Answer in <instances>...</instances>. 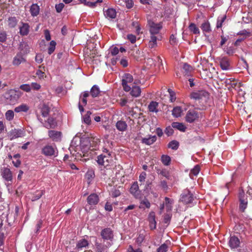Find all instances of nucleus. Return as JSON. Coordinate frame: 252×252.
Masks as SVG:
<instances>
[{"label": "nucleus", "instance_id": "f257e3e1", "mask_svg": "<svg viewBox=\"0 0 252 252\" xmlns=\"http://www.w3.org/2000/svg\"><path fill=\"white\" fill-rule=\"evenodd\" d=\"M21 95V93L19 90H10L5 94V98L10 104H15Z\"/></svg>", "mask_w": 252, "mask_h": 252}, {"label": "nucleus", "instance_id": "f03ea898", "mask_svg": "<svg viewBox=\"0 0 252 252\" xmlns=\"http://www.w3.org/2000/svg\"><path fill=\"white\" fill-rule=\"evenodd\" d=\"M238 199L239 210L241 212L244 213L248 207V196L245 194L243 189L239 191Z\"/></svg>", "mask_w": 252, "mask_h": 252}, {"label": "nucleus", "instance_id": "7ed1b4c3", "mask_svg": "<svg viewBox=\"0 0 252 252\" xmlns=\"http://www.w3.org/2000/svg\"><path fill=\"white\" fill-rule=\"evenodd\" d=\"M194 199L192 193L188 189L183 190L180 195V200L183 203L188 204L191 203Z\"/></svg>", "mask_w": 252, "mask_h": 252}, {"label": "nucleus", "instance_id": "20e7f679", "mask_svg": "<svg viewBox=\"0 0 252 252\" xmlns=\"http://www.w3.org/2000/svg\"><path fill=\"white\" fill-rule=\"evenodd\" d=\"M199 103L201 107V108H200V109H206L208 107L211 106L213 101L210 97V94L207 91H205L203 97L199 101Z\"/></svg>", "mask_w": 252, "mask_h": 252}, {"label": "nucleus", "instance_id": "39448f33", "mask_svg": "<svg viewBox=\"0 0 252 252\" xmlns=\"http://www.w3.org/2000/svg\"><path fill=\"white\" fill-rule=\"evenodd\" d=\"M133 80V76L130 73H125L123 75L122 80V85L126 92L130 91L131 87L127 85V83L132 82Z\"/></svg>", "mask_w": 252, "mask_h": 252}, {"label": "nucleus", "instance_id": "423d86ee", "mask_svg": "<svg viewBox=\"0 0 252 252\" xmlns=\"http://www.w3.org/2000/svg\"><path fill=\"white\" fill-rule=\"evenodd\" d=\"M198 118V113L195 109H190L187 112L185 118L187 122L192 123L197 120Z\"/></svg>", "mask_w": 252, "mask_h": 252}, {"label": "nucleus", "instance_id": "0eeeda50", "mask_svg": "<svg viewBox=\"0 0 252 252\" xmlns=\"http://www.w3.org/2000/svg\"><path fill=\"white\" fill-rule=\"evenodd\" d=\"M0 174L2 178L7 182H12L13 175L10 169L7 167H3L0 169Z\"/></svg>", "mask_w": 252, "mask_h": 252}, {"label": "nucleus", "instance_id": "6e6552de", "mask_svg": "<svg viewBox=\"0 0 252 252\" xmlns=\"http://www.w3.org/2000/svg\"><path fill=\"white\" fill-rule=\"evenodd\" d=\"M229 247L231 250L237 249L240 246V241L238 237L230 235L228 242Z\"/></svg>", "mask_w": 252, "mask_h": 252}, {"label": "nucleus", "instance_id": "1a4fd4ad", "mask_svg": "<svg viewBox=\"0 0 252 252\" xmlns=\"http://www.w3.org/2000/svg\"><path fill=\"white\" fill-rule=\"evenodd\" d=\"M129 191L136 199H140L142 197L141 191L139 189L137 182H134L132 184L129 189Z\"/></svg>", "mask_w": 252, "mask_h": 252}, {"label": "nucleus", "instance_id": "9d476101", "mask_svg": "<svg viewBox=\"0 0 252 252\" xmlns=\"http://www.w3.org/2000/svg\"><path fill=\"white\" fill-rule=\"evenodd\" d=\"M162 28V23H155L154 22H153L150 26L149 32L150 33V35L158 34V35L159 32Z\"/></svg>", "mask_w": 252, "mask_h": 252}, {"label": "nucleus", "instance_id": "9b49d317", "mask_svg": "<svg viewBox=\"0 0 252 252\" xmlns=\"http://www.w3.org/2000/svg\"><path fill=\"white\" fill-rule=\"evenodd\" d=\"M25 135L24 131L21 129L14 128L10 131L8 134V137L10 140L18 138L19 137H22Z\"/></svg>", "mask_w": 252, "mask_h": 252}, {"label": "nucleus", "instance_id": "f8f14e48", "mask_svg": "<svg viewBox=\"0 0 252 252\" xmlns=\"http://www.w3.org/2000/svg\"><path fill=\"white\" fill-rule=\"evenodd\" d=\"M42 153L47 157H56V149L51 145H46L42 149Z\"/></svg>", "mask_w": 252, "mask_h": 252}, {"label": "nucleus", "instance_id": "ddd939ff", "mask_svg": "<svg viewBox=\"0 0 252 252\" xmlns=\"http://www.w3.org/2000/svg\"><path fill=\"white\" fill-rule=\"evenodd\" d=\"M101 236L104 240H112L113 239V232L110 228H106L102 230Z\"/></svg>", "mask_w": 252, "mask_h": 252}, {"label": "nucleus", "instance_id": "4468645a", "mask_svg": "<svg viewBox=\"0 0 252 252\" xmlns=\"http://www.w3.org/2000/svg\"><path fill=\"white\" fill-rule=\"evenodd\" d=\"M48 135L54 141L58 142L62 139V132L60 131L50 130L48 131Z\"/></svg>", "mask_w": 252, "mask_h": 252}, {"label": "nucleus", "instance_id": "2eb2a0df", "mask_svg": "<svg viewBox=\"0 0 252 252\" xmlns=\"http://www.w3.org/2000/svg\"><path fill=\"white\" fill-rule=\"evenodd\" d=\"M80 146L83 152H86L90 149V142L88 138H81L80 139Z\"/></svg>", "mask_w": 252, "mask_h": 252}, {"label": "nucleus", "instance_id": "dca6fc26", "mask_svg": "<svg viewBox=\"0 0 252 252\" xmlns=\"http://www.w3.org/2000/svg\"><path fill=\"white\" fill-rule=\"evenodd\" d=\"M87 202L91 206L96 205L99 201V198L96 193H91L87 197Z\"/></svg>", "mask_w": 252, "mask_h": 252}, {"label": "nucleus", "instance_id": "f3484780", "mask_svg": "<svg viewBox=\"0 0 252 252\" xmlns=\"http://www.w3.org/2000/svg\"><path fill=\"white\" fill-rule=\"evenodd\" d=\"M19 33L22 36L27 35L30 32V26L28 23L20 22Z\"/></svg>", "mask_w": 252, "mask_h": 252}, {"label": "nucleus", "instance_id": "a211bd4d", "mask_svg": "<svg viewBox=\"0 0 252 252\" xmlns=\"http://www.w3.org/2000/svg\"><path fill=\"white\" fill-rule=\"evenodd\" d=\"M220 68L223 70H227L230 69V63L227 57H224L220 59Z\"/></svg>", "mask_w": 252, "mask_h": 252}, {"label": "nucleus", "instance_id": "6ab92c4d", "mask_svg": "<svg viewBox=\"0 0 252 252\" xmlns=\"http://www.w3.org/2000/svg\"><path fill=\"white\" fill-rule=\"evenodd\" d=\"M157 140L156 135H152L149 134L148 137L143 138L141 140V142L147 145H151L154 143Z\"/></svg>", "mask_w": 252, "mask_h": 252}, {"label": "nucleus", "instance_id": "aec40b11", "mask_svg": "<svg viewBox=\"0 0 252 252\" xmlns=\"http://www.w3.org/2000/svg\"><path fill=\"white\" fill-rule=\"evenodd\" d=\"M104 15L105 17L108 19H114L116 17V11L115 9L109 8L107 9L104 10Z\"/></svg>", "mask_w": 252, "mask_h": 252}, {"label": "nucleus", "instance_id": "412c9836", "mask_svg": "<svg viewBox=\"0 0 252 252\" xmlns=\"http://www.w3.org/2000/svg\"><path fill=\"white\" fill-rule=\"evenodd\" d=\"M18 20L15 16H11L7 20V24L9 29L15 28L18 24Z\"/></svg>", "mask_w": 252, "mask_h": 252}, {"label": "nucleus", "instance_id": "4be33fe9", "mask_svg": "<svg viewBox=\"0 0 252 252\" xmlns=\"http://www.w3.org/2000/svg\"><path fill=\"white\" fill-rule=\"evenodd\" d=\"M161 38L160 35L156 36V35H151L150 40L149 42V47L150 48H153L157 45V40H159V38Z\"/></svg>", "mask_w": 252, "mask_h": 252}, {"label": "nucleus", "instance_id": "5701e85b", "mask_svg": "<svg viewBox=\"0 0 252 252\" xmlns=\"http://www.w3.org/2000/svg\"><path fill=\"white\" fill-rule=\"evenodd\" d=\"M205 91V90H199L197 92H192L190 94V98L195 100H198L199 102L203 97Z\"/></svg>", "mask_w": 252, "mask_h": 252}, {"label": "nucleus", "instance_id": "b1692460", "mask_svg": "<svg viewBox=\"0 0 252 252\" xmlns=\"http://www.w3.org/2000/svg\"><path fill=\"white\" fill-rule=\"evenodd\" d=\"M46 127L47 128H54L57 126L56 119L53 117H49L46 122Z\"/></svg>", "mask_w": 252, "mask_h": 252}, {"label": "nucleus", "instance_id": "393cba45", "mask_svg": "<svg viewBox=\"0 0 252 252\" xmlns=\"http://www.w3.org/2000/svg\"><path fill=\"white\" fill-rule=\"evenodd\" d=\"M200 28L204 34L210 33L212 31L211 25L208 21L204 22L201 25Z\"/></svg>", "mask_w": 252, "mask_h": 252}, {"label": "nucleus", "instance_id": "a878e982", "mask_svg": "<svg viewBox=\"0 0 252 252\" xmlns=\"http://www.w3.org/2000/svg\"><path fill=\"white\" fill-rule=\"evenodd\" d=\"M25 60L23 57L22 53L21 52L18 53L16 56L14 58L13 60V64L14 65H18L22 62H25Z\"/></svg>", "mask_w": 252, "mask_h": 252}, {"label": "nucleus", "instance_id": "bb28decb", "mask_svg": "<svg viewBox=\"0 0 252 252\" xmlns=\"http://www.w3.org/2000/svg\"><path fill=\"white\" fill-rule=\"evenodd\" d=\"M88 241L85 239H82L79 240L76 246V248L78 250L82 249L83 248H86L89 246Z\"/></svg>", "mask_w": 252, "mask_h": 252}, {"label": "nucleus", "instance_id": "cd10ccee", "mask_svg": "<svg viewBox=\"0 0 252 252\" xmlns=\"http://www.w3.org/2000/svg\"><path fill=\"white\" fill-rule=\"evenodd\" d=\"M171 126L174 128H176L182 132H185L187 129V127L182 123L173 122Z\"/></svg>", "mask_w": 252, "mask_h": 252}, {"label": "nucleus", "instance_id": "c85d7f7f", "mask_svg": "<svg viewBox=\"0 0 252 252\" xmlns=\"http://www.w3.org/2000/svg\"><path fill=\"white\" fill-rule=\"evenodd\" d=\"M116 128L121 131H125L127 127L126 122L123 121H118L116 124Z\"/></svg>", "mask_w": 252, "mask_h": 252}, {"label": "nucleus", "instance_id": "c756f323", "mask_svg": "<svg viewBox=\"0 0 252 252\" xmlns=\"http://www.w3.org/2000/svg\"><path fill=\"white\" fill-rule=\"evenodd\" d=\"M130 91L131 95L135 97L139 96L141 93V88L140 87L137 86L132 87Z\"/></svg>", "mask_w": 252, "mask_h": 252}, {"label": "nucleus", "instance_id": "7c9ffc66", "mask_svg": "<svg viewBox=\"0 0 252 252\" xmlns=\"http://www.w3.org/2000/svg\"><path fill=\"white\" fill-rule=\"evenodd\" d=\"M100 91L98 86L96 85H94L90 90V95L93 97H96L98 96Z\"/></svg>", "mask_w": 252, "mask_h": 252}, {"label": "nucleus", "instance_id": "2f4dec72", "mask_svg": "<svg viewBox=\"0 0 252 252\" xmlns=\"http://www.w3.org/2000/svg\"><path fill=\"white\" fill-rule=\"evenodd\" d=\"M160 160L164 166H169L171 164V158L167 155H162L161 156Z\"/></svg>", "mask_w": 252, "mask_h": 252}, {"label": "nucleus", "instance_id": "473e14b6", "mask_svg": "<svg viewBox=\"0 0 252 252\" xmlns=\"http://www.w3.org/2000/svg\"><path fill=\"white\" fill-rule=\"evenodd\" d=\"M50 110V107L46 104H43L40 107V112L43 117L48 116Z\"/></svg>", "mask_w": 252, "mask_h": 252}, {"label": "nucleus", "instance_id": "72a5a7b5", "mask_svg": "<svg viewBox=\"0 0 252 252\" xmlns=\"http://www.w3.org/2000/svg\"><path fill=\"white\" fill-rule=\"evenodd\" d=\"M183 69L184 73L187 76H190L191 71L193 70L192 67L187 63H184Z\"/></svg>", "mask_w": 252, "mask_h": 252}, {"label": "nucleus", "instance_id": "f704fd0d", "mask_svg": "<svg viewBox=\"0 0 252 252\" xmlns=\"http://www.w3.org/2000/svg\"><path fill=\"white\" fill-rule=\"evenodd\" d=\"M105 161H108L107 156L103 154H100L97 157L96 162L99 165H104Z\"/></svg>", "mask_w": 252, "mask_h": 252}, {"label": "nucleus", "instance_id": "c9c22d12", "mask_svg": "<svg viewBox=\"0 0 252 252\" xmlns=\"http://www.w3.org/2000/svg\"><path fill=\"white\" fill-rule=\"evenodd\" d=\"M87 104V98H85L84 97H82L81 98H80V101L78 103V108L80 112L82 113L84 112V106H86Z\"/></svg>", "mask_w": 252, "mask_h": 252}, {"label": "nucleus", "instance_id": "e433bc0d", "mask_svg": "<svg viewBox=\"0 0 252 252\" xmlns=\"http://www.w3.org/2000/svg\"><path fill=\"white\" fill-rule=\"evenodd\" d=\"M179 142L176 140H173L169 142L167 147L173 150H177L179 148Z\"/></svg>", "mask_w": 252, "mask_h": 252}, {"label": "nucleus", "instance_id": "4c0bfd02", "mask_svg": "<svg viewBox=\"0 0 252 252\" xmlns=\"http://www.w3.org/2000/svg\"><path fill=\"white\" fill-rule=\"evenodd\" d=\"M92 114V112L90 111H88L86 114L82 117V122L87 124L90 125L91 124V120L90 116Z\"/></svg>", "mask_w": 252, "mask_h": 252}, {"label": "nucleus", "instance_id": "58836bf2", "mask_svg": "<svg viewBox=\"0 0 252 252\" xmlns=\"http://www.w3.org/2000/svg\"><path fill=\"white\" fill-rule=\"evenodd\" d=\"M158 106V103L156 101H152L148 105V109L149 111L152 112H158V110L157 107Z\"/></svg>", "mask_w": 252, "mask_h": 252}, {"label": "nucleus", "instance_id": "ea45409f", "mask_svg": "<svg viewBox=\"0 0 252 252\" xmlns=\"http://www.w3.org/2000/svg\"><path fill=\"white\" fill-rule=\"evenodd\" d=\"M156 169V171L158 175H161L162 176L165 177L167 179H169L170 178V175L169 172L165 168L163 169Z\"/></svg>", "mask_w": 252, "mask_h": 252}, {"label": "nucleus", "instance_id": "a19ab883", "mask_svg": "<svg viewBox=\"0 0 252 252\" xmlns=\"http://www.w3.org/2000/svg\"><path fill=\"white\" fill-rule=\"evenodd\" d=\"M20 157L19 154H17L13 156V159L12 161L14 166L16 167H19L21 164V161L20 160Z\"/></svg>", "mask_w": 252, "mask_h": 252}, {"label": "nucleus", "instance_id": "79ce46f5", "mask_svg": "<svg viewBox=\"0 0 252 252\" xmlns=\"http://www.w3.org/2000/svg\"><path fill=\"white\" fill-rule=\"evenodd\" d=\"M189 29L190 32H192L193 34H200L199 29L194 23H190L189 26Z\"/></svg>", "mask_w": 252, "mask_h": 252}, {"label": "nucleus", "instance_id": "37998d69", "mask_svg": "<svg viewBox=\"0 0 252 252\" xmlns=\"http://www.w3.org/2000/svg\"><path fill=\"white\" fill-rule=\"evenodd\" d=\"M182 112V110L181 107L177 106L172 110V114L174 117L178 118L181 116Z\"/></svg>", "mask_w": 252, "mask_h": 252}, {"label": "nucleus", "instance_id": "c03bdc74", "mask_svg": "<svg viewBox=\"0 0 252 252\" xmlns=\"http://www.w3.org/2000/svg\"><path fill=\"white\" fill-rule=\"evenodd\" d=\"M226 18V15H224L222 16H220L217 19V22L216 24V28L217 29L220 28L222 27L223 23L224 22Z\"/></svg>", "mask_w": 252, "mask_h": 252}, {"label": "nucleus", "instance_id": "a18cd8bd", "mask_svg": "<svg viewBox=\"0 0 252 252\" xmlns=\"http://www.w3.org/2000/svg\"><path fill=\"white\" fill-rule=\"evenodd\" d=\"M29 109V107L26 104H22L14 109L15 112L19 113L21 112H27Z\"/></svg>", "mask_w": 252, "mask_h": 252}, {"label": "nucleus", "instance_id": "49530a36", "mask_svg": "<svg viewBox=\"0 0 252 252\" xmlns=\"http://www.w3.org/2000/svg\"><path fill=\"white\" fill-rule=\"evenodd\" d=\"M170 241H166L165 243L160 246L157 250V252H166L168 249L167 243H170Z\"/></svg>", "mask_w": 252, "mask_h": 252}, {"label": "nucleus", "instance_id": "de8ad7c7", "mask_svg": "<svg viewBox=\"0 0 252 252\" xmlns=\"http://www.w3.org/2000/svg\"><path fill=\"white\" fill-rule=\"evenodd\" d=\"M56 42L54 40H52L50 42L49 46L48 48V53L49 55L52 54L55 50Z\"/></svg>", "mask_w": 252, "mask_h": 252}, {"label": "nucleus", "instance_id": "09e8293b", "mask_svg": "<svg viewBox=\"0 0 252 252\" xmlns=\"http://www.w3.org/2000/svg\"><path fill=\"white\" fill-rule=\"evenodd\" d=\"M43 194V190H37L32 196V201L39 199Z\"/></svg>", "mask_w": 252, "mask_h": 252}, {"label": "nucleus", "instance_id": "8fccbe9b", "mask_svg": "<svg viewBox=\"0 0 252 252\" xmlns=\"http://www.w3.org/2000/svg\"><path fill=\"white\" fill-rule=\"evenodd\" d=\"M200 171V167L198 165H196L193 168H192L189 173V176L192 175L196 176H197Z\"/></svg>", "mask_w": 252, "mask_h": 252}, {"label": "nucleus", "instance_id": "3c124183", "mask_svg": "<svg viewBox=\"0 0 252 252\" xmlns=\"http://www.w3.org/2000/svg\"><path fill=\"white\" fill-rule=\"evenodd\" d=\"M14 116V112L11 110L7 111L5 114L6 119L9 121H10L13 119Z\"/></svg>", "mask_w": 252, "mask_h": 252}, {"label": "nucleus", "instance_id": "603ef678", "mask_svg": "<svg viewBox=\"0 0 252 252\" xmlns=\"http://www.w3.org/2000/svg\"><path fill=\"white\" fill-rule=\"evenodd\" d=\"M102 2V0H96L95 1H86L85 5L91 8H94L96 6L97 3H101Z\"/></svg>", "mask_w": 252, "mask_h": 252}, {"label": "nucleus", "instance_id": "864d4df0", "mask_svg": "<svg viewBox=\"0 0 252 252\" xmlns=\"http://www.w3.org/2000/svg\"><path fill=\"white\" fill-rule=\"evenodd\" d=\"M39 6L37 4L32 3V17L37 16L39 13Z\"/></svg>", "mask_w": 252, "mask_h": 252}, {"label": "nucleus", "instance_id": "5fc2aeb1", "mask_svg": "<svg viewBox=\"0 0 252 252\" xmlns=\"http://www.w3.org/2000/svg\"><path fill=\"white\" fill-rule=\"evenodd\" d=\"M124 2L127 8L130 9L133 6L134 2L133 0H119Z\"/></svg>", "mask_w": 252, "mask_h": 252}, {"label": "nucleus", "instance_id": "6e6d98bb", "mask_svg": "<svg viewBox=\"0 0 252 252\" xmlns=\"http://www.w3.org/2000/svg\"><path fill=\"white\" fill-rule=\"evenodd\" d=\"M164 132L167 136H170L172 135L174 133L173 127H172V126H167L164 130Z\"/></svg>", "mask_w": 252, "mask_h": 252}, {"label": "nucleus", "instance_id": "4d7b16f0", "mask_svg": "<svg viewBox=\"0 0 252 252\" xmlns=\"http://www.w3.org/2000/svg\"><path fill=\"white\" fill-rule=\"evenodd\" d=\"M142 205H144L147 208H149L151 206V204L147 198H145L143 200L141 201L139 206L140 208L144 209V208L142 206Z\"/></svg>", "mask_w": 252, "mask_h": 252}, {"label": "nucleus", "instance_id": "13d9d810", "mask_svg": "<svg viewBox=\"0 0 252 252\" xmlns=\"http://www.w3.org/2000/svg\"><path fill=\"white\" fill-rule=\"evenodd\" d=\"M168 92L170 95V100L171 102H173L175 101L176 97L175 92L172 91L171 89H168Z\"/></svg>", "mask_w": 252, "mask_h": 252}, {"label": "nucleus", "instance_id": "bf43d9fd", "mask_svg": "<svg viewBox=\"0 0 252 252\" xmlns=\"http://www.w3.org/2000/svg\"><path fill=\"white\" fill-rule=\"evenodd\" d=\"M250 32L247 31L246 30H243L239 31L237 33V35H243V37H245V39L247 37L249 36L250 35Z\"/></svg>", "mask_w": 252, "mask_h": 252}, {"label": "nucleus", "instance_id": "052dcab7", "mask_svg": "<svg viewBox=\"0 0 252 252\" xmlns=\"http://www.w3.org/2000/svg\"><path fill=\"white\" fill-rule=\"evenodd\" d=\"M7 39L6 32L0 31V42H4Z\"/></svg>", "mask_w": 252, "mask_h": 252}, {"label": "nucleus", "instance_id": "680f3d73", "mask_svg": "<svg viewBox=\"0 0 252 252\" xmlns=\"http://www.w3.org/2000/svg\"><path fill=\"white\" fill-rule=\"evenodd\" d=\"M145 237L143 234H140L137 237L136 242L138 244L141 245L145 240Z\"/></svg>", "mask_w": 252, "mask_h": 252}, {"label": "nucleus", "instance_id": "e2e57ef3", "mask_svg": "<svg viewBox=\"0 0 252 252\" xmlns=\"http://www.w3.org/2000/svg\"><path fill=\"white\" fill-rule=\"evenodd\" d=\"M119 48L116 46H112L110 48V52L112 56H116L119 53Z\"/></svg>", "mask_w": 252, "mask_h": 252}, {"label": "nucleus", "instance_id": "0e129e2a", "mask_svg": "<svg viewBox=\"0 0 252 252\" xmlns=\"http://www.w3.org/2000/svg\"><path fill=\"white\" fill-rule=\"evenodd\" d=\"M64 5L63 3H60L59 4H56L55 5V9L57 13H61L63 7Z\"/></svg>", "mask_w": 252, "mask_h": 252}, {"label": "nucleus", "instance_id": "69168bd1", "mask_svg": "<svg viewBox=\"0 0 252 252\" xmlns=\"http://www.w3.org/2000/svg\"><path fill=\"white\" fill-rule=\"evenodd\" d=\"M127 39L130 41L131 43H134L136 40V37L132 34H128L127 35Z\"/></svg>", "mask_w": 252, "mask_h": 252}, {"label": "nucleus", "instance_id": "338daca9", "mask_svg": "<svg viewBox=\"0 0 252 252\" xmlns=\"http://www.w3.org/2000/svg\"><path fill=\"white\" fill-rule=\"evenodd\" d=\"M171 219V215L169 214H166L164 216L163 222L164 223L169 224Z\"/></svg>", "mask_w": 252, "mask_h": 252}, {"label": "nucleus", "instance_id": "774afa93", "mask_svg": "<svg viewBox=\"0 0 252 252\" xmlns=\"http://www.w3.org/2000/svg\"><path fill=\"white\" fill-rule=\"evenodd\" d=\"M235 51V49L232 47H228L225 50L226 53L229 56L232 55Z\"/></svg>", "mask_w": 252, "mask_h": 252}]
</instances>
